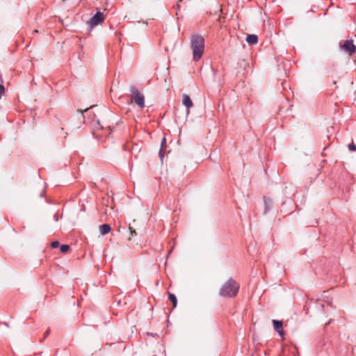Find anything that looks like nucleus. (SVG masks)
Listing matches in <instances>:
<instances>
[{
  "instance_id": "f257e3e1",
  "label": "nucleus",
  "mask_w": 356,
  "mask_h": 356,
  "mask_svg": "<svg viewBox=\"0 0 356 356\" xmlns=\"http://www.w3.org/2000/svg\"><path fill=\"white\" fill-rule=\"evenodd\" d=\"M190 44L193 51V60L198 61L204 53V38L200 34H193Z\"/></svg>"
},
{
  "instance_id": "f03ea898",
  "label": "nucleus",
  "mask_w": 356,
  "mask_h": 356,
  "mask_svg": "<svg viewBox=\"0 0 356 356\" xmlns=\"http://www.w3.org/2000/svg\"><path fill=\"white\" fill-rule=\"evenodd\" d=\"M239 287L234 279L229 278L220 289L219 295L224 298H234L238 294Z\"/></svg>"
},
{
  "instance_id": "7ed1b4c3",
  "label": "nucleus",
  "mask_w": 356,
  "mask_h": 356,
  "mask_svg": "<svg viewBox=\"0 0 356 356\" xmlns=\"http://www.w3.org/2000/svg\"><path fill=\"white\" fill-rule=\"evenodd\" d=\"M130 92L131 101L137 104L140 108L145 107V96L140 92L138 89L135 86L130 87Z\"/></svg>"
},
{
  "instance_id": "20e7f679",
  "label": "nucleus",
  "mask_w": 356,
  "mask_h": 356,
  "mask_svg": "<svg viewBox=\"0 0 356 356\" xmlns=\"http://www.w3.org/2000/svg\"><path fill=\"white\" fill-rule=\"evenodd\" d=\"M104 21V15L102 12L97 11L92 18H90V21L88 22V24L90 27H94L101 22Z\"/></svg>"
},
{
  "instance_id": "39448f33",
  "label": "nucleus",
  "mask_w": 356,
  "mask_h": 356,
  "mask_svg": "<svg viewBox=\"0 0 356 356\" xmlns=\"http://www.w3.org/2000/svg\"><path fill=\"white\" fill-rule=\"evenodd\" d=\"M346 51L348 52L350 55L355 53V46L353 44V40H347L341 46Z\"/></svg>"
},
{
  "instance_id": "423d86ee",
  "label": "nucleus",
  "mask_w": 356,
  "mask_h": 356,
  "mask_svg": "<svg viewBox=\"0 0 356 356\" xmlns=\"http://www.w3.org/2000/svg\"><path fill=\"white\" fill-rule=\"evenodd\" d=\"M273 323L274 325V329L276 332L279 333L280 336H283L284 334L283 330V323L282 321L273 320Z\"/></svg>"
},
{
  "instance_id": "0eeeda50",
  "label": "nucleus",
  "mask_w": 356,
  "mask_h": 356,
  "mask_svg": "<svg viewBox=\"0 0 356 356\" xmlns=\"http://www.w3.org/2000/svg\"><path fill=\"white\" fill-rule=\"evenodd\" d=\"M182 103L186 107L187 113H189V109L191 107L193 106V102H192L191 97L188 95H184L183 99H182Z\"/></svg>"
},
{
  "instance_id": "6e6552de",
  "label": "nucleus",
  "mask_w": 356,
  "mask_h": 356,
  "mask_svg": "<svg viewBox=\"0 0 356 356\" xmlns=\"http://www.w3.org/2000/svg\"><path fill=\"white\" fill-rule=\"evenodd\" d=\"M264 202L265 205L264 213H266L271 209L273 207V201L270 198L264 196Z\"/></svg>"
},
{
  "instance_id": "1a4fd4ad",
  "label": "nucleus",
  "mask_w": 356,
  "mask_h": 356,
  "mask_svg": "<svg viewBox=\"0 0 356 356\" xmlns=\"http://www.w3.org/2000/svg\"><path fill=\"white\" fill-rule=\"evenodd\" d=\"M246 42L249 44H255L258 42V37L255 34H249L247 35Z\"/></svg>"
},
{
  "instance_id": "9d476101",
  "label": "nucleus",
  "mask_w": 356,
  "mask_h": 356,
  "mask_svg": "<svg viewBox=\"0 0 356 356\" xmlns=\"http://www.w3.org/2000/svg\"><path fill=\"white\" fill-rule=\"evenodd\" d=\"M111 229V227L108 224H103L99 226V231L102 235L108 234Z\"/></svg>"
},
{
  "instance_id": "9b49d317",
  "label": "nucleus",
  "mask_w": 356,
  "mask_h": 356,
  "mask_svg": "<svg viewBox=\"0 0 356 356\" xmlns=\"http://www.w3.org/2000/svg\"><path fill=\"white\" fill-rule=\"evenodd\" d=\"M168 299L172 302L173 308H175L177 305V299L175 294L173 293H168Z\"/></svg>"
},
{
  "instance_id": "f8f14e48",
  "label": "nucleus",
  "mask_w": 356,
  "mask_h": 356,
  "mask_svg": "<svg viewBox=\"0 0 356 356\" xmlns=\"http://www.w3.org/2000/svg\"><path fill=\"white\" fill-rule=\"evenodd\" d=\"M70 245L65 244L62 245L60 248V250L62 253H67L70 250Z\"/></svg>"
},
{
  "instance_id": "ddd939ff",
  "label": "nucleus",
  "mask_w": 356,
  "mask_h": 356,
  "mask_svg": "<svg viewBox=\"0 0 356 356\" xmlns=\"http://www.w3.org/2000/svg\"><path fill=\"white\" fill-rule=\"evenodd\" d=\"M165 143V138H163V139L162 140V141H161V149H160V151H159V157H160V159H161V161H163V157H164V154H163V152H162V147H163V144H164Z\"/></svg>"
},
{
  "instance_id": "4468645a",
  "label": "nucleus",
  "mask_w": 356,
  "mask_h": 356,
  "mask_svg": "<svg viewBox=\"0 0 356 356\" xmlns=\"http://www.w3.org/2000/svg\"><path fill=\"white\" fill-rule=\"evenodd\" d=\"M348 148L350 150V151H355L356 150V145L353 143H350L348 145Z\"/></svg>"
},
{
  "instance_id": "2eb2a0df",
  "label": "nucleus",
  "mask_w": 356,
  "mask_h": 356,
  "mask_svg": "<svg viewBox=\"0 0 356 356\" xmlns=\"http://www.w3.org/2000/svg\"><path fill=\"white\" fill-rule=\"evenodd\" d=\"M59 245H60L59 242L58 241H55L51 243V245L52 248H56L59 246Z\"/></svg>"
},
{
  "instance_id": "dca6fc26",
  "label": "nucleus",
  "mask_w": 356,
  "mask_h": 356,
  "mask_svg": "<svg viewBox=\"0 0 356 356\" xmlns=\"http://www.w3.org/2000/svg\"><path fill=\"white\" fill-rule=\"evenodd\" d=\"M181 1H182V0H179L178 2L177 3L176 6H175L176 7V10H177V11H176V15H178V13H177L178 10L180 9V3Z\"/></svg>"
},
{
  "instance_id": "f3484780",
  "label": "nucleus",
  "mask_w": 356,
  "mask_h": 356,
  "mask_svg": "<svg viewBox=\"0 0 356 356\" xmlns=\"http://www.w3.org/2000/svg\"><path fill=\"white\" fill-rule=\"evenodd\" d=\"M49 332H50V330L48 329L44 334V338H46L49 334Z\"/></svg>"
},
{
  "instance_id": "a211bd4d",
  "label": "nucleus",
  "mask_w": 356,
  "mask_h": 356,
  "mask_svg": "<svg viewBox=\"0 0 356 356\" xmlns=\"http://www.w3.org/2000/svg\"><path fill=\"white\" fill-rule=\"evenodd\" d=\"M2 87L5 89V87H4L3 84V81H1V83H0V88H1Z\"/></svg>"
},
{
  "instance_id": "6ab92c4d",
  "label": "nucleus",
  "mask_w": 356,
  "mask_h": 356,
  "mask_svg": "<svg viewBox=\"0 0 356 356\" xmlns=\"http://www.w3.org/2000/svg\"><path fill=\"white\" fill-rule=\"evenodd\" d=\"M54 218H55V220L56 221H58V217L57 216L56 214L54 215Z\"/></svg>"
},
{
  "instance_id": "aec40b11",
  "label": "nucleus",
  "mask_w": 356,
  "mask_h": 356,
  "mask_svg": "<svg viewBox=\"0 0 356 356\" xmlns=\"http://www.w3.org/2000/svg\"><path fill=\"white\" fill-rule=\"evenodd\" d=\"M131 232L132 235H134V234L136 235V231L134 229L131 230Z\"/></svg>"
},
{
  "instance_id": "412c9836",
  "label": "nucleus",
  "mask_w": 356,
  "mask_h": 356,
  "mask_svg": "<svg viewBox=\"0 0 356 356\" xmlns=\"http://www.w3.org/2000/svg\"><path fill=\"white\" fill-rule=\"evenodd\" d=\"M88 111V108H86L84 110L85 112H87Z\"/></svg>"
},
{
  "instance_id": "4be33fe9",
  "label": "nucleus",
  "mask_w": 356,
  "mask_h": 356,
  "mask_svg": "<svg viewBox=\"0 0 356 356\" xmlns=\"http://www.w3.org/2000/svg\"><path fill=\"white\" fill-rule=\"evenodd\" d=\"M4 325H6V326H8L7 323H4Z\"/></svg>"
},
{
  "instance_id": "5701e85b",
  "label": "nucleus",
  "mask_w": 356,
  "mask_h": 356,
  "mask_svg": "<svg viewBox=\"0 0 356 356\" xmlns=\"http://www.w3.org/2000/svg\"><path fill=\"white\" fill-rule=\"evenodd\" d=\"M355 37H356V35H355Z\"/></svg>"
}]
</instances>
